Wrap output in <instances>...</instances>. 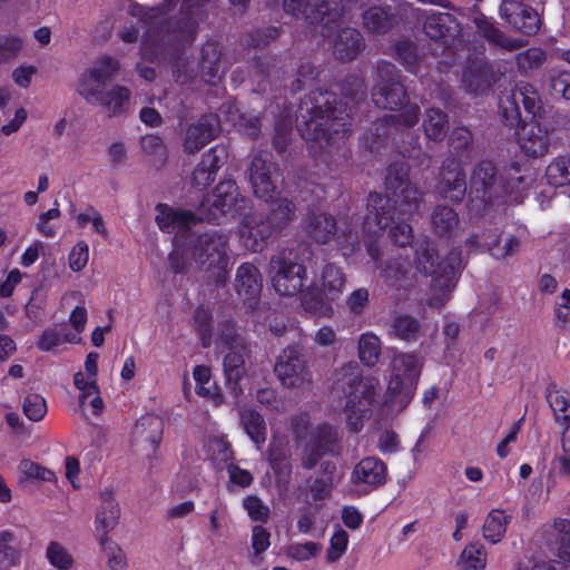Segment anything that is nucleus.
<instances>
[{
	"mask_svg": "<svg viewBox=\"0 0 570 570\" xmlns=\"http://www.w3.org/2000/svg\"><path fill=\"white\" fill-rule=\"evenodd\" d=\"M156 223L164 233H176L175 248L169 255L170 266L176 273L186 271L193 263L217 269L220 279L228 266L227 237L216 230L203 235H189L188 244H184L185 234L195 224V216L187 210L176 209L166 204H158Z\"/></svg>",
	"mask_w": 570,
	"mask_h": 570,
	"instance_id": "obj_1",
	"label": "nucleus"
},
{
	"mask_svg": "<svg viewBox=\"0 0 570 570\" xmlns=\"http://www.w3.org/2000/svg\"><path fill=\"white\" fill-rule=\"evenodd\" d=\"M406 176L407 169L403 165L390 167L385 179L389 194H370L363 224L366 234L380 236L391 222L399 220L391 227L390 237L401 247L410 245L414 238L412 226L402 220L419 214L422 202V194Z\"/></svg>",
	"mask_w": 570,
	"mask_h": 570,
	"instance_id": "obj_2",
	"label": "nucleus"
},
{
	"mask_svg": "<svg viewBox=\"0 0 570 570\" xmlns=\"http://www.w3.org/2000/svg\"><path fill=\"white\" fill-rule=\"evenodd\" d=\"M520 104L531 118L519 127L518 145L524 155L532 158L542 157L549 151L550 129L541 115V97L529 82L520 81L510 92L500 96L499 109L504 121L513 124L520 119Z\"/></svg>",
	"mask_w": 570,
	"mask_h": 570,
	"instance_id": "obj_3",
	"label": "nucleus"
},
{
	"mask_svg": "<svg viewBox=\"0 0 570 570\" xmlns=\"http://www.w3.org/2000/svg\"><path fill=\"white\" fill-rule=\"evenodd\" d=\"M462 265V256L459 250H451L448 257L440 262L434 245L424 240L415 246L414 266L424 276H433L431 296L426 305L434 309H441L450 299L455 286L456 273Z\"/></svg>",
	"mask_w": 570,
	"mask_h": 570,
	"instance_id": "obj_4",
	"label": "nucleus"
},
{
	"mask_svg": "<svg viewBox=\"0 0 570 570\" xmlns=\"http://www.w3.org/2000/svg\"><path fill=\"white\" fill-rule=\"evenodd\" d=\"M502 180L497 181L495 168L491 161H481L472 174L471 193H475V197L484 203L491 202L501 193L508 194L512 202L519 203L534 179L532 170H522L519 165H512L507 169Z\"/></svg>",
	"mask_w": 570,
	"mask_h": 570,
	"instance_id": "obj_5",
	"label": "nucleus"
},
{
	"mask_svg": "<svg viewBox=\"0 0 570 570\" xmlns=\"http://www.w3.org/2000/svg\"><path fill=\"white\" fill-rule=\"evenodd\" d=\"M336 384L345 395L344 413L354 432L362 428L363 419L376 396L379 381L374 377H363L356 363H347L334 374Z\"/></svg>",
	"mask_w": 570,
	"mask_h": 570,
	"instance_id": "obj_6",
	"label": "nucleus"
},
{
	"mask_svg": "<svg viewBox=\"0 0 570 570\" xmlns=\"http://www.w3.org/2000/svg\"><path fill=\"white\" fill-rule=\"evenodd\" d=\"M379 73L382 78L372 91L374 104L384 109H397L402 107L396 114L385 117L386 124H393L395 128H410L417 122L419 107L414 104L404 105L405 90L401 82L394 80V66L389 62H381L379 65Z\"/></svg>",
	"mask_w": 570,
	"mask_h": 570,
	"instance_id": "obj_7",
	"label": "nucleus"
},
{
	"mask_svg": "<svg viewBox=\"0 0 570 570\" xmlns=\"http://www.w3.org/2000/svg\"><path fill=\"white\" fill-rule=\"evenodd\" d=\"M422 360L415 354L401 353L392 358L387 380V401L405 407L414 396L421 374Z\"/></svg>",
	"mask_w": 570,
	"mask_h": 570,
	"instance_id": "obj_8",
	"label": "nucleus"
},
{
	"mask_svg": "<svg viewBox=\"0 0 570 570\" xmlns=\"http://www.w3.org/2000/svg\"><path fill=\"white\" fill-rule=\"evenodd\" d=\"M293 213V204L287 199L278 202L277 209L267 219L261 216H246L239 227V240L245 249L252 252L262 250L267 239L274 232L281 228L282 224L289 220Z\"/></svg>",
	"mask_w": 570,
	"mask_h": 570,
	"instance_id": "obj_9",
	"label": "nucleus"
},
{
	"mask_svg": "<svg viewBox=\"0 0 570 570\" xmlns=\"http://www.w3.org/2000/svg\"><path fill=\"white\" fill-rule=\"evenodd\" d=\"M245 206V198L239 196L238 187L232 180L219 183L212 195L200 204V215L209 222L220 224L235 217Z\"/></svg>",
	"mask_w": 570,
	"mask_h": 570,
	"instance_id": "obj_10",
	"label": "nucleus"
},
{
	"mask_svg": "<svg viewBox=\"0 0 570 570\" xmlns=\"http://www.w3.org/2000/svg\"><path fill=\"white\" fill-rule=\"evenodd\" d=\"M275 374L282 385L298 387L311 381V372L304 352L297 346H288L278 355Z\"/></svg>",
	"mask_w": 570,
	"mask_h": 570,
	"instance_id": "obj_11",
	"label": "nucleus"
},
{
	"mask_svg": "<svg viewBox=\"0 0 570 570\" xmlns=\"http://www.w3.org/2000/svg\"><path fill=\"white\" fill-rule=\"evenodd\" d=\"M323 99L326 105V108H323V140H326L330 145H340L344 142L348 131L350 115L346 106L336 102L333 95L325 92Z\"/></svg>",
	"mask_w": 570,
	"mask_h": 570,
	"instance_id": "obj_12",
	"label": "nucleus"
},
{
	"mask_svg": "<svg viewBox=\"0 0 570 570\" xmlns=\"http://www.w3.org/2000/svg\"><path fill=\"white\" fill-rule=\"evenodd\" d=\"M387 468L385 463L375 456L363 458L355 464L350 476L354 491L367 494L385 484Z\"/></svg>",
	"mask_w": 570,
	"mask_h": 570,
	"instance_id": "obj_13",
	"label": "nucleus"
},
{
	"mask_svg": "<svg viewBox=\"0 0 570 570\" xmlns=\"http://www.w3.org/2000/svg\"><path fill=\"white\" fill-rule=\"evenodd\" d=\"M277 168L268 154H259L254 157L249 169V181L255 196L269 202L276 194Z\"/></svg>",
	"mask_w": 570,
	"mask_h": 570,
	"instance_id": "obj_14",
	"label": "nucleus"
},
{
	"mask_svg": "<svg viewBox=\"0 0 570 570\" xmlns=\"http://www.w3.org/2000/svg\"><path fill=\"white\" fill-rule=\"evenodd\" d=\"M343 465L337 432L323 425V491L341 482Z\"/></svg>",
	"mask_w": 570,
	"mask_h": 570,
	"instance_id": "obj_15",
	"label": "nucleus"
},
{
	"mask_svg": "<svg viewBox=\"0 0 570 570\" xmlns=\"http://www.w3.org/2000/svg\"><path fill=\"white\" fill-rule=\"evenodd\" d=\"M272 267L275 271L272 283L279 295H294L304 286L306 271L303 265L277 257L272 259Z\"/></svg>",
	"mask_w": 570,
	"mask_h": 570,
	"instance_id": "obj_16",
	"label": "nucleus"
},
{
	"mask_svg": "<svg viewBox=\"0 0 570 570\" xmlns=\"http://www.w3.org/2000/svg\"><path fill=\"white\" fill-rule=\"evenodd\" d=\"M120 518V508L112 489L106 488L99 493L95 527L100 535V544L109 542L108 533L116 528Z\"/></svg>",
	"mask_w": 570,
	"mask_h": 570,
	"instance_id": "obj_17",
	"label": "nucleus"
},
{
	"mask_svg": "<svg viewBox=\"0 0 570 570\" xmlns=\"http://www.w3.org/2000/svg\"><path fill=\"white\" fill-rule=\"evenodd\" d=\"M294 428L302 452V463L305 468L311 469L321 458L320 426H313L308 417H301Z\"/></svg>",
	"mask_w": 570,
	"mask_h": 570,
	"instance_id": "obj_18",
	"label": "nucleus"
},
{
	"mask_svg": "<svg viewBox=\"0 0 570 570\" xmlns=\"http://www.w3.org/2000/svg\"><path fill=\"white\" fill-rule=\"evenodd\" d=\"M436 188L444 198H449L452 202L462 200L466 191V183L465 175L458 160L446 159L443 163Z\"/></svg>",
	"mask_w": 570,
	"mask_h": 570,
	"instance_id": "obj_19",
	"label": "nucleus"
},
{
	"mask_svg": "<svg viewBox=\"0 0 570 570\" xmlns=\"http://www.w3.org/2000/svg\"><path fill=\"white\" fill-rule=\"evenodd\" d=\"M466 246L470 249H487L495 259H504L514 255L521 246V240L514 236L508 237L503 244L498 235L482 234L472 235L466 239Z\"/></svg>",
	"mask_w": 570,
	"mask_h": 570,
	"instance_id": "obj_20",
	"label": "nucleus"
},
{
	"mask_svg": "<svg viewBox=\"0 0 570 570\" xmlns=\"http://www.w3.org/2000/svg\"><path fill=\"white\" fill-rule=\"evenodd\" d=\"M219 130V121L215 115H205L186 130L184 148L188 153H197L210 142Z\"/></svg>",
	"mask_w": 570,
	"mask_h": 570,
	"instance_id": "obj_21",
	"label": "nucleus"
},
{
	"mask_svg": "<svg viewBox=\"0 0 570 570\" xmlns=\"http://www.w3.org/2000/svg\"><path fill=\"white\" fill-rule=\"evenodd\" d=\"M161 421L157 416L141 417L132 431V442L138 450L149 455L155 452L161 440Z\"/></svg>",
	"mask_w": 570,
	"mask_h": 570,
	"instance_id": "obj_22",
	"label": "nucleus"
},
{
	"mask_svg": "<svg viewBox=\"0 0 570 570\" xmlns=\"http://www.w3.org/2000/svg\"><path fill=\"white\" fill-rule=\"evenodd\" d=\"M501 14L513 28L524 35L532 36L540 30L541 18L530 7L510 3L509 7L501 8Z\"/></svg>",
	"mask_w": 570,
	"mask_h": 570,
	"instance_id": "obj_23",
	"label": "nucleus"
},
{
	"mask_svg": "<svg viewBox=\"0 0 570 570\" xmlns=\"http://www.w3.org/2000/svg\"><path fill=\"white\" fill-rule=\"evenodd\" d=\"M424 31L428 37L434 40L446 42L459 32V23L455 18L448 12H436L433 10L425 12Z\"/></svg>",
	"mask_w": 570,
	"mask_h": 570,
	"instance_id": "obj_24",
	"label": "nucleus"
},
{
	"mask_svg": "<svg viewBox=\"0 0 570 570\" xmlns=\"http://www.w3.org/2000/svg\"><path fill=\"white\" fill-rule=\"evenodd\" d=\"M298 131L307 141H317L321 137V107L312 96L299 106Z\"/></svg>",
	"mask_w": 570,
	"mask_h": 570,
	"instance_id": "obj_25",
	"label": "nucleus"
},
{
	"mask_svg": "<svg viewBox=\"0 0 570 570\" xmlns=\"http://www.w3.org/2000/svg\"><path fill=\"white\" fill-rule=\"evenodd\" d=\"M334 56L342 61L354 59L364 48L362 35L353 28L338 30L331 39Z\"/></svg>",
	"mask_w": 570,
	"mask_h": 570,
	"instance_id": "obj_26",
	"label": "nucleus"
},
{
	"mask_svg": "<svg viewBox=\"0 0 570 570\" xmlns=\"http://www.w3.org/2000/svg\"><path fill=\"white\" fill-rule=\"evenodd\" d=\"M130 90L120 85H115L101 94L96 106L101 107L109 116H119L129 109Z\"/></svg>",
	"mask_w": 570,
	"mask_h": 570,
	"instance_id": "obj_27",
	"label": "nucleus"
},
{
	"mask_svg": "<svg viewBox=\"0 0 570 570\" xmlns=\"http://www.w3.org/2000/svg\"><path fill=\"white\" fill-rule=\"evenodd\" d=\"M262 288L257 268L252 264H243L237 269L236 289L245 299L255 298Z\"/></svg>",
	"mask_w": 570,
	"mask_h": 570,
	"instance_id": "obj_28",
	"label": "nucleus"
},
{
	"mask_svg": "<svg viewBox=\"0 0 570 570\" xmlns=\"http://www.w3.org/2000/svg\"><path fill=\"white\" fill-rule=\"evenodd\" d=\"M239 416L246 434L255 443L257 449H261L266 441V424L263 416L250 409L240 410Z\"/></svg>",
	"mask_w": 570,
	"mask_h": 570,
	"instance_id": "obj_29",
	"label": "nucleus"
},
{
	"mask_svg": "<svg viewBox=\"0 0 570 570\" xmlns=\"http://www.w3.org/2000/svg\"><path fill=\"white\" fill-rule=\"evenodd\" d=\"M238 344L225 356L224 358V371L226 380L229 384H233L232 390L235 395H238L239 391L237 384L245 373V358L243 347L238 348Z\"/></svg>",
	"mask_w": 570,
	"mask_h": 570,
	"instance_id": "obj_30",
	"label": "nucleus"
},
{
	"mask_svg": "<svg viewBox=\"0 0 570 570\" xmlns=\"http://www.w3.org/2000/svg\"><path fill=\"white\" fill-rule=\"evenodd\" d=\"M448 117L441 109L430 108L425 111L423 129L429 139L442 140L448 132Z\"/></svg>",
	"mask_w": 570,
	"mask_h": 570,
	"instance_id": "obj_31",
	"label": "nucleus"
},
{
	"mask_svg": "<svg viewBox=\"0 0 570 570\" xmlns=\"http://www.w3.org/2000/svg\"><path fill=\"white\" fill-rule=\"evenodd\" d=\"M507 524L508 515L504 511L499 509L490 511L483 523V538L492 544L500 542L507 531Z\"/></svg>",
	"mask_w": 570,
	"mask_h": 570,
	"instance_id": "obj_32",
	"label": "nucleus"
},
{
	"mask_svg": "<svg viewBox=\"0 0 570 570\" xmlns=\"http://www.w3.org/2000/svg\"><path fill=\"white\" fill-rule=\"evenodd\" d=\"M106 90V83L94 77L87 70L83 71L77 80L76 91L88 104L96 106L101 94Z\"/></svg>",
	"mask_w": 570,
	"mask_h": 570,
	"instance_id": "obj_33",
	"label": "nucleus"
},
{
	"mask_svg": "<svg viewBox=\"0 0 570 570\" xmlns=\"http://www.w3.org/2000/svg\"><path fill=\"white\" fill-rule=\"evenodd\" d=\"M431 222L436 234L451 235L459 226V216L451 207L436 206Z\"/></svg>",
	"mask_w": 570,
	"mask_h": 570,
	"instance_id": "obj_34",
	"label": "nucleus"
},
{
	"mask_svg": "<svg viewBox=\"0 0 570 570\" xmlns=\"http://www.w3.org/2000/svg\"><path fill=\"white\" fill-rule=\"evenodd\" d=\"M458 564L461 570H484L487 566V551L480 543H469L462 550Z\"/></svg>",
	"mask_w": 570,
	"mask_h": 570,
	"instance_id": "obj_35",
	"label": "nucleus"
},
{
	"mask_svg": "<svg viewBox=\"0 0 570 570\" xmlns=\"http://www.w3.org/2000/svg\"><path fill=\"white\" fill-rule=\"evenodd\" d=\"M350 537L346 530L341 524H335L332 534L328 539V548L326 550L325 559L328 563H336L346 553L348 548Z\"/></svg>",
	"mask_w": 570,
	"mask_h": 570,
	"instance_id": "obj_36",
	"label": "nucleus"
},
{
	"mask_svg": "<svg viewBox=\"0 0 570 570\" xmlns=\"http://www.w3.org/2000/svg\"><path fill=\"white\" fill-rule=\"evenodd\" d=\"M381 355V341L373 333H363L358 338V357L366 366H374Z\"/></svg>",
	"mask_w": 570,
	"mask_h": 570,
	"instance_id": "obj_37",
	"label": "nucleus"
},
{
	"mask_svg": "<svg viewBox=\"0 0 570 570\" xmlns=\"http://www.w3.org/2000/svg\"><path fill=\"white\" fill-rule=\"evenodd\" d=\"M546 176L552 186L570 185V155L560 156L551 161L547 167Z\"/></svg>",
	"mask_w": 570,
	"mask_h": 570,
	"instance_id": "obj_38",
	"label": "nucleus"
},
{
	"mask_svg": "<svg viewBox=\"0 0 570 570\" xmlns=\"http://www.w3.org/2000/svg\"><path fill=\"white\" fill-rule=\"evenodd\" d=\"M80 336L77 334L66 333L62 327L48 328L40 336L37 346L41 351H51L62 343L77 344L80 342Z\"/></svg>",
	"mask_w": 570,
	"mask_h": 570,
	"instance_id": "obj_39",
	"label": "nucleus"
},
{
	"mask_svg": "<svg viewBox=\"0 0 570 570\" xmlns=\"http://www.w3.org/2000/svg\"><path fill=\"white\" fill-rule=\"evenodd\" d=\"M21 546L11 531L0 532V562L17 566L20 562Z\"/></svg>",
	"mask_w": 570,
	"mask_h": 570,
	"instance_id": "obj_40",
	"label": "nucleus"
},
{
	"mask_svg": "<svg viewBox=\"0 0 570 570\" xmlns=\"http://www.w3.org/2000/svg\"><path fill=\"white\" fill-rule=\"evenodd\" d=\"M351 238V232L345 222H336L325 217L323 219V244L335 240L337 246H345Z\"/></svg>",
	"mask_w": 570,
	"mask_h": 570,
	"instance_id": "obj_41",
	"label": "nucleus"
},
{
	"mask_svg": "<svg viewBox=\"0 0 570 570\" xmlns=\"http://www.w3.org/2000/svg\"><path fill=\"white\" fill-rule=\"evenodd\" d=\"M363 24L368 32L383 33L391 27V17L383 8L373 7L364 12Z\"/></svg>",
	"mask_w": 570,
	"mask_h": 570,
	"instance_id": "obj_42",
	"label": "nucleus"
},
{
	"mask_svg": "<svg viewBox=\"0 0 570 570\" xmlns=\"http://www.w3.org/2000/svg\"><path fill=\"white\" fill-rule=\"evenodd\" d=\"M344 282L345 278L341 269L334 265H327L323 271V296L330 299L338 296L342 293Z\"/></svg>",
	"mask_w": 570,
	"mask_h": 570,
	"instance_id": "obj_43",
	"label": "nucleus"
},
{
	"mask_svg": "<svg viewBox=\"0 0 570 570\" xmlns=\"http://www.w3.org/2000/svg\"><path fill=\"white\" fill-rule=\"evenodd\" d=\"M142 151L150 158L155 166H163L167 159V148L156 135H146L141 138Z\"/></svg>",
	"mask_w": 570,
	"mask_h": 570,
	"instance_id": "obj_44",
	"label": "nucleus"
},
{
	"mask_svg": "<svg viewBox=\"0 0 570 570\" xmlns=\"http://www.w3.org/2000/svg\"><path fill=\"white\" fill-rule=\"evenodd\" d=\"M46 558L49 563L59 570H69L73 564L72 554L57 541H51L46 549Z\"/></svg>",
	"mask_w": 570,
	"mask_h": 570,
	"instance_id": "obj_45",
	"label": "nucleus"
},
{
	"mask_svg": "<svg viewBox=\"0 0 570 570\" xmlns=\"http://www.w3.org/2000/svg\"><path fill=\"white\" fill-rule=\"evenodd\" d=\"M420 323L409 315H399L393 320L391 334L401 340H415Z\"/></svg>",
	"mask_w": 570,
	"mask_h": 570,
	"instance_id": "obj_46",
	"label": "nucleus"
},
{
	"mask_svg": "<svg viewBox=\"0 0 570 570\" xmlns=\"http://www.w3.org/2000/svg\"><path fill=\"white\" fill-rule=\"evenodd\" d=\"M196 382V392L199 396L216 400L218 396L215 383L210 380V370L205 365H197L193 372Z\"/></svg>",
	"mask_w": 570,
	"mask_h": 570,
	"instance_id": "obj_47",
	"label": "nucleus"
},
{
	"mask_svg": "<svg viewBox=\"0 0 570 570\" xmlns=\"http://www.w3.org/2000/svg\"><path fill=\"white\" fill-rule=\"evenodd\" d=\"M18 470L26 480H41L45 482H53L56 480L52 471L29 459L21 460Z\"/></svg>",
	"mask_w": 570,
	"mask_h": 570,
	"instance_id": "obj_48",
	"label": "nucleus"
},
{
	"mask_svg": "<svg viewBox=\"0 0 570 570\" xmlns=\"http://www.w3.org/2000/svg\"><path fill=\"white\" fill-rule=\"evenodd\" d=\"M463 83L468 91L481 94L490 87V81L483 68H470L463 73Z\"/></svg>",
	"mask_w": 570,
	"mask_h": 570,
	"instance_id": "obj_49",
	"label": "nucleus"
},
{
	"mask_svg": "<svg viewBox=\"0 0 570 570\" xmlns=\"http://www.w3.org/2000/svg\"><path fill=\"white\" fill-rule=\"evenodd\" d=\"M119 70V63L116 59L104 56L98 58L87 71L94 77L100 79L105 83L110 80L115 73Z\"/></svg>",
	"mask_w": 570,
	"mask_h": 570,
	"instance_id": "obj_50",
	"label": "nucleus"
},
{
	"mask_svg": "<svg viewBox=\"0 0 570 570\" xmlns=\"http://www.w3.org/2000/svg\"><path fill=\"white\" fill-rule=\"evenodd\" d=\"M22 410L29 420L39 422L47 413V402L39 394H29L23 401Z\"/></svg>",
	"mask_w": 570,
	"mask_h": 570,
	"instance_id": "obj_51",
	"label": "nucleus"
},
{
	"mask_svg": "<svg viewBox=\"0 0 570 570\" xmlns=\"http://www.w3.org/2000/svg\"><path fill=\"white\" fill-rule=\"evenodd\" d=\"M548 400L558 421L567 422L570 420V396L567 392H550Z\"/></svg>",
	"mask_w": 570,
	"mask_h": 570,
	"instance_id": "obj_52",
	"label": "nucleus"
},
{
	"mask_svg": "<svg viewBox=\"0 0 570 570\" xmlns=\"http://www.w3.org/2000/svg\"><path fill=\"white\" fill-rule=\"evenodd\" d=\"M384 275L391 283H401L412 276V265L406 259H395L387 264Z\"/></svg>",
	"mask_w": 570,
	"mask_h": 570,
	"instance_id": "obj_53",
	"label": "nucleus"
},
{
	"mask_svg": "<svg viewBox=\"0 0 570 570\" xmlns=\"http://www.w3.org/2000/svg\"><path fill=\"white\" fill-rule=\"evenodd\" d=\"M520 70L529 71L540 67L546 60V53L540 48H530L515 57Z\"/></svg>",
	"mask_w": 570,
	"mask_h": 570,
	"instance_id": "obj_54",
	"label": "nucleus"
},
{
	"mask_svg": "<svg viewBox=\"0 0 570 570\" xmlns=\"http://www.w3.org/2000/svg\"><path fill=\"white\" fill-rule=\"evenodd\" d=\"M73 384L79 391V402L81 405H83L91 395L99 392L96 377L88 376L83 372H77L73 375Z\"/></svg>",
	"mask_w": 570,
	"mask_h": 570,
	"instance_id": "obj_55",
	"label": "nucleus"
},
{
	"mask_svg": "<svg viewBox=\"0 0 570 570\" xmlns=\"http://www.w3.org/2000/svg\"><path fill=\"white\" fill-rule=\"evenodd\" d=\"M76 220L79 226H86L91 224L96 233L101 235L104 238L108 237V230L106 228L102 216L94 207H88L85 212L76 216Z\"/></svg>",
	"mask_w": 570,
	"mask_h": 570,
	"instance_id": "obj_56",
	"label": "nucleus"
},
{
	"mask_svg": "<svg viewBox=\"0 0 570 570\" xmlns=\"http://www.w3.org/2000/svg\"><path fill=\"white\" fill-rule=\"evenodd\" d=\"M207 452L216 462H228L233 458V452L228 442L220 436L212 438L206 443Z\"/></svg>",
	"mask_w": 570,
	"mask_h": 570,
	"instance_id": "obj_57",
	"label": "nucleus"
},
{
	"mask_svg": "<svg viewBox=\"0 0 570 570\" xmlns=\"http://www.w3.org/2000/svg\"><path fill=\"white\" fill-rule=\"evenodd\" d=\"M481 28L487 39L503 48L513 50L522 46V42L507 38L498 28L489 22H484Z\"/></svg>",
	"mask_w": 570,
	"mask_h": 570,
	"instance_id": "obj_58",
	"label": "nucleus"
},
{
	"mask_svg": "<svg viewBox=\"0 0 570 570\" xmlns=\"http://www.w3.org/2000/svg\"><path fill=\"white\" fill-rule=\"evenodd\" d=\"M69 267L73 272L82 271L89 261V247L83 240L78 242L69 253Z\"/></svg>",
	"mask_w": 570,
	"mask_h": 570,
	"instance_id": "obj_59",
	"label": "nucleus"
},
{
	"mask_svg": "<svg viewBox=\"0 0 570 570\" xmlns=\"http://www.w3.org/2000/svg\"><path fill=\"white\" fill-rule=\"evenodd\" d=\"M243 507L254 521L265 522L268 519L269 509L257 497H247L244 499Z\"/></svg>",
	"mask_w": 570,
	"mask_h": 570,
	"instance_id": "obj_60",
	"label": "nucleus"
},
{
	"mask_svg": "<svg viewBox=\"0 0 570 570\" xmlns=\"http://www.w3.org/2000/svg\"><path fill=\"white\" fill-rule=\"evenodd\" d=\"M318 551L317 543L306 542V543H295L288 547L287 556L297 561H306L311 558L315 557Z\"/></svg>",
	"mask_w": 570,
	"mask_h": 570,
	"instance_id": "obj_61",
	"label": "nucleus"
},
{
	"mask_svg": "<svg viewBox=\"0 0 570 570\" xmlns=\"http://www.w3.org/2000/svg\"><path fill=\"white\" fill-rule=\"evenodd\" d=\"M108 556V564L111 570H125L126 558L121 549L115 544L110 539L106 544H101Z\"/></svg>",
	"mask_w": 570,
	"mask_h": 570,
	"instance_id": "obj_62",
	"label": "nucleus"
},
{
	"mask_svg": "<svg viewBox=\"0 0 570 570\" xmlns=\"http://www.w3.org/2000/svg\"><path fill=\"white\" fill-rule=\"evenodd\" d=\"M257 401L275 412H283L285 403L279 400L273 389H262L257 392Z\"/></svg>",
	"mask_w": 570,
	"mask_h": 570,
	"instance_id": "obj_63",
	"label": "nucleus"
},
{
	"mask_svg": "<svg viewBox=\"0 0 570 570\" xmlns=\"http://www.w3.org/2000/svg\"><path fill=\"white\" fill-rule=\"evenodd\" d=\"M377 448L382 454L400 451V441L395 432L385 430L380 434Z\"/></svg>",
	"mask_w": 570,
	"mask_h": 570,
	"instance_id": "obj_64",
	"label": "nucleus"
}]
</instances>
